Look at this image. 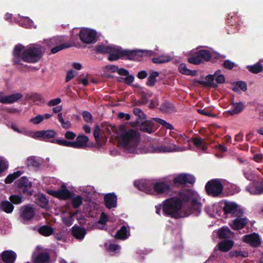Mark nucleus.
I'll return each instance as SVG.
<instances>
[{
	"mask_svg": "<svg viewBox=\"0 0 263 263\" xmlns=\"http://www.w3.org/2000/svg\"><path fill=\"white\" fill-rule=\"evenodd\" d=\"M118 135L120 137V143L125 151L130 153L136 151L140 140L139 135L136 130H126L124 127V129Z\"/></svg>",
	"mask_w": 263,
	"mask_h": 263,
	"instance_id": "nucleus-1",
	"label": "nucleus"
},
{
	"mask_svg": "<svg viewBox=\"0 0 263 263\" xmlns=\"http://www.w3.org/2000/svg\"><path fill=\"white\" fill-rule=\"evenodd\" d=\"M179 198L183 204H187L189 208L185 213V216H189L193 212H200L201 210V204L198 201L195 192L191 189H187L180 191L178 193Z\"/></svg>",
	"mask_w": 263,
	"mask_h": 263,
	"instance_id": "nucleus-2",
	"label": "nucleus"
},
{
	"mask_svg": "<svg viewBox=\"0 0 263 263\" xmlns=\"http://www.w3.org/2000/svg\"><path fill=\"white\" fill-rule=\"evenodd\" d=\"M181 208L182 201L178 197H171L163 201L162 211L165 216L175 219L185 217L180 211Z\"/></svg>",
	"mask_w": 263,
	"mask_h": 263,
	"instance_id": "nucleus-3",
	"label": "nucleus"
},
{
	"mask_svg": "<svg viewBox=\"0 0 263 263\" xmlns=\"http://www.w3.org/2000/svg\"><path fill=\"white\" fill-rule=\"evenodd\" d=\"M45 53L44 48L40 44H32L22 53V60L27 63H36L39 62Z\"/></svg>",
	"mask_w": 263,
	"mask_h": 263,
	"instance_id": "nucleus-4",
	"label": "nucleus"
},
{
	"mask_svg": "<svg viewBox=\"0 0 263 263\" xmlns=\"http://www.w3.org/2000/svg\"><path fill=\"white\" fill-rule=\"evenodd\" d=\"M32 182L26 176L17 179V204L22 202L23 199L32 195Z\"/></svg>",
	"mask_w": 263,
	"mask_h": 263,
	"instance_id": "nucleus-5",
	"label": "nucleus"
},
{
	"mask_svg": "<svg viewBox=\"0 0 263 263\" xmlns=\"http://www.w3.org/2000/svg\"><path fill=\"white\" fill-rule=\"evenodd\" d=\"M213 59V62L218 59V57H215L212 58L211 52L206 49H201L195 53L188 58V62L192 64L199 65L202 63V61L209 62Z\"/></svg>",
	"mask_w": 263,
	"mask_h": 263,
	"instance_id": "nucleus-6",
	"label": "nucleus"
},
{
	"mask_svg": "<svg viewBox=\"0 0 263 263\" xmlns=\"http://www.w3.org/2000/svg\"><path fill=\"white\" fill-rule=\"evenodd\" d=\"M205 190L209 196L217 197L220 196L223 190V185L221 181L217 179L209 181L205 186Z\"/></svg>",
	"mask_w": 263,
	"mask_h": 263,
	"instance_id": "nucleus-7",
	"label": "nucleus"
},
{
	"mask_svg": "<svg viewBox=\"0 0 263 263\" xmlns=\"http://www.w3.org/2000/svg\"><path fill=\"white\" fill-rule=\"evenodd\" d=\"M64 41V40L63 36H55L50 39L47 42V44L49 46L55 45V47L51 48V52L55 54L63 49L71 46L70 43H63Z\"/></svg>",
	"mask_w": 263,
	"mask_h": 263,
	"instance_id": "nucleus-8",
	"label": "nucleus"
},
{
	"mask_svg": "<svg viewBox=\"0 0 263 263\" xmlns=\"http://www.w3.org/2000/svg\"><path fill=\"white\" fill-rule=\"evenodd\" d=\"M222 210L225 215L231 214V217H242L244 213L243 210L239 208L236 203L228 201L224 202Z\"/></svg>",
	"mask_w": 263,
	"mask_h": 263,
	"instance_id": "nucleus-9",
	"label": "nucleus"
},
{
	"mask_svg": "<svg viewBox=\"0 0 263 263\" xmlns=\"http://www.w3.org/2000/svg\"><path fill=\"white\" fill-rule=\"evenodd\" d=\"M135 52L132 51V50L125 49L123 50L121 48H117L115 52H109L108 57V59L109 61L112 62L117 61L123 57H126V59L129 60H133V55H134Z\"/></svg>",
	"mask_w": 263,
	"mask_h": 263,
	"instance_id": "nucleus-10",
	"label": "nucleus"
},
{
	"mask_svg": "<svg viewBox=\"0 0 263 263\" xmlns=\"http://www.w3.org/2000/svg\"><path fill=\"white\" fill-rule=\"evenodd\" d=\"M47 193L60 200H69L73 197L75 194L73 192L68 190L65 185H62L61 188L58 190H48Z\"/></svg>",
	"mask_w": 263,
	"mask_h": 263,
	"instance_id": "nucleus-11",
	"label": "nucleus"
},
{
	"mask_svg": "<svg viewBox=\"0 0 263 263\" xmlns=\"http://www.w3.org/2000/svg\"><path fill=\"white\" fill-rule=\"evenodd\" d=\"M80 40L85 44H92L97 41V32L95 30L89 28L82 29L79 33Z\"/></svg>",
	"mask_w": 263,
	"mask_h": 263,
	"instance_id": "nucleus-12",
	"label": "nucleus"
},
{
	"mask_svg": "<svg viewBox=\"0 0 263 263\" xmlns=\"http://www.w3.org/2000/svg\"><path fill=\"white\" fill-rule=\"evenodd\" d=\"M195 182V178L193 175L182 173L180 174L173 179V183L176 187H179L182 185L193 184Z\"/></svg>",
	"mask_w": 263,
	"mask_h": 263,
	"instance_id": "nucleus-13",
	"label": "nucleus"
},
{
	"mask_svg": "<svg viewBox=\"0 0 263 263\" xmlns=\"http://www.w3.org/2000/svg\"><path fill=\"white\" fill-rule=\"evenodd\" d=\"M10 202L8 200L2 201L0 203V209L6 213H11L14 209L13 204H16V194H13L10 196Z\"/></svg>",
	"mask_w": 263,
	"mask_h": 263,
	"instance_id": "nucleus-14",
	"label": "nucleus"
},
{
	"mask_svg": "<svg viewBox=\"0 0 263 263\" xmlns=\"http://www.w3.org/2000/svg\"><path fill=\"white\" fill-rule=\"evenodd\" d=\"M101 131L104 134L110 135L112 133L118 135L120 132L124 129V126H120L119 129L115 125H112L108 122H104L101 125Z\"/></svg>",
	"mask_w": 263,
	"mask_h": 263,
	"instance_id": "nucleus-15",
	"label": "nucleus"
},
{
	"mask_svg": "<svg viewBox=\"0 0 263 263\" xmlns=\"http://www.w3.org/2000/svg\"><path fill=\"white\" fill-rule=\"evenodd\" d=\"M242 240L243 242L249 244L253 248L259 247L261 243L259 235L256 233H253L243 236Z\"/></svg>",
	"mask_w": 263,
	"mask_h": 263,
	"instance_id": "nucleus-16",
	"label": "nucleus"
},
{
	"mask_svg": "<svg viewBox=\"0 0 263 263\" xmlns=\"http://www.w3.org/2000/svg\"><path fill=\"white\" fill-rule=\"evenodd\" d=\"M153 189L158 194H165L167 195L172 193L170 185L164 182H157L154 183Z\"/></svg>",
	"mask_w": 263,
	"mask_h": 263,
	"instance_id": "nucleus-17",
	"label": "nucleus"
},
{
	"mask_svg": "<svg viewBox=\"0 0 263 263\" xmlns=\"http://www.w3.org/2000/svg\"><path fill=\"white\" fill-rule=\"evenodd\" d=\"M20 216L23 220H30L34 216V210L30 204L24 205L20 209Z\"/></svg>",
	"mask_w": 263,
	"mask_h": 263,
	"instance_id": "nucleus-18",
	"label": "nucleus"
},
{
	"mask_svg": "<svg viewBox=\"0 0 263 263\" xmlns=\"http://www.w3.org/2000/svg\"><path fill=\"white\" fill-rule=\"evenodd\" d=\"M154 183L150 180H144L141 181H135L134 185L139 190L145 193L151 192L154 187Z\"/></svg>",
	"mask_w": 263,
	"mask_h": 263,
	"instance_id": "nucleus-19",
	"label": "nucleus"
},
{
	"mask_svg": "<svg viewBox=\"0 0 263 263\" xmlns=\"http://www.w3.org/2000/svg\"><path fill=\"white\" fill-rule=\"evenodd\" d=\"M136 126H140V131L151 134L154 133L156 129H154V123L153 121L147 120L146 119L139 122Z\"/></svg>",
	"mask_w": 263,
	"mask_h": 263,
	"instance_id": "nucleus-20",
	"label": "nucleus"
},
{
	"mask_svg": "<svg viewBox=\"0 0 263 263\" xmlns=\"http://www.w3.org/2000/svg\"><path fill=\"white\" fill-rule=\"evenodd\" d=\"M235 218L230 225L231 228L234 230H239L244 228L249 222V219L245 217L236 216Z\"/></svg>",
	"mask_w": 263,
	"mask_h": 263,
	"instance_id": "nucleus-21",
	"label": "nucleus"
},
{
	"mask_svg": "<svg viewBox=\"0 0 263 263\" xmlns=\"http://www.w3.org/2000/svg\"><path fill=\"white\" fill-rule=\"evenodd\" d=\"M105 205L109 209L116 208L117 205V196L114 193L106 194L104 197Z\"/></svg>",
	"mask_w": 263,
	"mask_h": 263,
	"instance_id": "nucleus-22",
	"label": "nucleus"
},
{
	"mask_svg": "<svg viewBox=\"0 0 263 263\" xmlns=\"http://www.w3.org/2000/svg\"><path fill=\"white\" fill-rule=\"evenodd\" d=\"M215 78L213 74H208L205 77L206 81L196 80L194 82L201 85L205 87L216 88L218 87V85L214 82V79H215Z\"/></svg>",
	"mask_w": 263,
	"mask_h": 263,
	"instance_id": "nucleus-23",
	"label": "nucleus"
},
{
	"mask_svg": "<svg viewBox=\"0 0 263 263\" xmlns=\"http://www.w3.org/2000/svg\"><path fill=\"white\" fill-rule=\"evenodd\" d=\"M33 263H50V256L49 253L39 252L33 259Z\"/></svg>",
	"mask_w": 263,
	"mask_h": 263,
	"instance_id": "nucleus-24",
	"label": "nucleus"
},
{
	"mask_svg": "<svg viewBox=\"0 0 263 263\" xmlns=\"http://www.w3.org/2000/svg\"><path fill=\"white\" fill-rule=\"evenodd\" d=\"M57 134L55 130L52 129L47 130H40L35 133V136L37 138H42L43 140L46 141L49 139L54 138Z\"/></svg>",
	"mask_w": 263,
	"mask_h": 263,
	"instance_id": "nucleus-25",
	"label": "nucleus"
},
{
	"mask_svg": "<svg viewBox=\"0 0 263 263\" xmlns=\"http://www.w3.org/2000/svg\"><path fill=\"white\" fill-rule=\"evenodd\" d=\"M71 233L73 236L76 239H82L86 234V231L83 227L74 226L72 228Z\"/></svg>",
	"mask_w": 263,
	"mask_h": 263,
	"instance_id": "nucleus-26",
	"label": "nucleus"
},
{
	"mask_svg": "<svg viewBox=\"0 0 263 263\" xmlns=\"http://www.w3.org/2000/svg\"><path fill=\"white\" fill-rule=\"evenodd\" d=\"M234 245V241L231 239H226L220 241L218 244V249L222 252L230 251Z\"/></svg>",
	"mask_w": 263,
	"mask_h": 263,
	"instance_id": "nucleus-27",
	"label": "nucleus"
},
{
	"mask_svg": "<svg viewBox=\"0 0 263 263\" xmlns=\"http://www.w3.org/2000/svg\"><path fill=\"white\" fill-rule=\"evenodd\" d=\"M159 109L163 113H171L176 111L174 104L167 100L164 101L161 104Z\"/></svg>",
	"mask_w": 263,
	"mask_h": 263,
	"instance_id": "nucleus-28",
	"label": "nucleus"
},
{
	"mask_svg": "<svg viewBox=\"0 0 263 263\" xmlns=\"http://www.w3.org/2000/svg\"><path fill=\"white\" fill-rule=\"evenodd\" d=\"M2 259L5 263H13L15 259V253L12 251H4L2 254Z\"/></svg>",
	"mask_w": 263,
	"mask_h": 263,
	"instance_id": "nucleus-29",
	"label": "nucleus"
},
{
	"mask_svg": "<svg viewBox=\"0 0 263 263\" xmlns=\"http://www.w3.org/2000/svg\"><path fill=\"white\" fill-rule=\"evenodd\" d=\"M153 151L155 153H165L171 152L173 151L175 149L174 145H153L152 147Z\"/></svg>",
	"mask_w": 263,
	"mask_h": 263,
	"instance_id": "nucleus-30",
	"label": "nucleus"
},
{
	"mask_svg": "<svg viewBox=\"0 0 263 263\" xmlns=\"http://www.w3.org/2000/svg\"><path fill=\"white\" fill-rule=\"evenodd\" d=\"M135 52V55H133V60H137L139 58H141L143 55L145 56H152L156 54V52L152 50H132Z\"/></svg>",
	"mask_w": 263,
	"mask_h": 263,
	"instance_id": "nucleus-31",
	"label": "nucleus"
},
{
	"mask_svg": "<svg viewBox=\"0 0 263 263\" xmlns=\"http://www.w3.org/2000/svg\"><path fill=\"white\" fill-rule=\"evenodd\" d=\"M35 202L40 207L45 208L48 205L49 201L46 195L42 193L35 196Z\"/></svg>",
	"mask_w": 263,
	"mask_h": 263,
	"instance_id": "nucleus-32",
	"label": "nucleus"
},
{
	"mask_svg": "<svg viewBox=\"0 0 263 263\" xmlns=\"http://www.w3.org/2000/svg\"><path fill=\"white\" fill-rule=\"evenodd\" d=\"M129 236V232L128 231L127 228L125 226H122L119 230H118L115 237L118 239L124 240L128 238Z\"/></svg>",
	"mask_w": 263,
	"mask_h": 263,
	"instance_id": "nucleus-33",
	"label": "nucleus"
},
{
	"mask_svg": "<svg viewBox=\"0 0 263 263\" xmlns=\"http://www.w3.org/2000/svg\"><path fill=\"white\" fill-rule=\"evenodd\" d=\"M88 137L85 135H80L76 138V143L78 148H83L87 146L88 142Z\"/></svg>",
	"mask_w": 263,
	"mask_h": 263,
	"instance_id": "nucleus-34",
	"label": "nucleus"
},
{
	"mask_svg": "<svg viewBox=\"0 0 263 263\" xmlns=\"http://www.w3.org/2000/svg\"><path fill=\"white\" fill-rule=\"evenodd\" d=\"M159 73L156 71H153L150 72L146 85L149 87H153L155 85L157 82V78L159 76Z\"/></svg>",
	"mask_w": 263,
	"mask_h": 263,
	"instance_id": "nucleus-35",
	"label": "nucleus"
},
{
	"mask_svg": "<svg viewBox=\"0 0 263 263\" xmlns=\"http://www.w3.org/2000/svg\"><path fill=\"white\" fill-rule=\"evenodd\" d=\"M179 71L184 75L196 76L197 74L196 70H190L186 67V65L184 63H181L178 67Z\"/></svg>",
	"mask_w": 263,
	"mask_h": 263,
	"instance_id": "nucleus-36",
	"label": "nucleus"
},
{
	"mask_svg": "<svg viewBox=\"0 0 263 263\" xmlns=\"http://www.w3.org/2000/svg\"><path fill=\"white\" fill-rule=\"evenodd\" d=\"M234 235L228 228H222L218 232V237L220 239H228Z\"/></svg>",
	"mask_w": 263,
	"mask_h": 263,
	"instance_id": "nucleus-37",
	"label": "nucleus"
},
{
	"mask_svg": "<svg viewBox=\"0 0 263 263\" xmlns=\"http://www.w3.org/2000/svg\"><path fill=\"white\" fill-rule=\"evenodd\" d=\"M133 113L135 116L137 117V118L136 120V121L134 123V125H136L138 124L139 122L141 121H143V120L146 119V115L143 112V111L137 107H135L133 109Z\"/></svg>",
	"mask_w": 263,
	"mask_h": 263,
	"instance_id": "nucleus-38",
	"label": "nucleus"
},
{
	"mask_svg": "<svg viewBox=\"0 0 263 263\" xmlns=\"http://www.w3.org/2000/svg\"><path fill=\"white\" fill-rule=\"evenodd\" d=\"M26 164L28 167L36 170L39 168L40 163L39 160L35 157L31 156L27 159Z\"/></svg>",
	"mask_w": 263,
	"mask_h": 263,
	"instance_id": "nucleus-39",
	"label": "nucleus"
},
{
	"mask_svg": "<svg viewBox=\"0 0 263 263\" xmlns=\"http://www.w3.org/2000/svg\"><path fill=\"white\" fill-rule=\"evenodd\" d=\"M172 60V58L168 55H160L158 57L153 58L152 62L154 64H160L167 63Z\"/></svg>",
	"mask_w": 263,
	"mask_h": 263,
	"instance_id": "nucleus-40",
	"label": "nucleus"
},
{
	"mask_svg": "<svg viewBox=\"0 0 263 263\" xmlns=\"http://www.w3.org/2000/svg\"><path fill=\"white\" fill-rule=\"evenodd\" d=\"M39 233L45 236H49L54 232L53 228L47 225H44L39 228L38 230Z\"/></svg>",
	"mask_w": 263,
	"mask_h": 263,
	"instance_id": "nucleus-41",
	"label": "nucleus"
},
{
	"mask_svg": "<svg viewBox=\"0 0 263 263\" xmlns=\"http://www.w3.org/2000/svg\"><path fill=\"white\" fill-rule=\"evenodd\" d=\"M245 105L242 102L236 103L232 109L228 111V113L231 115L238 114L242 111L245 108Z\"/></svg>",
	"mask_w": 263,
	"mask_h": 263,
	"instance_id": "nucleus-42",
	"label": "nucleus"
},
{
	"mask_svg": "<svg viewBox=\"0 0 263 263\" xmlns=\"http://www.w3.org/2000/svg\"><path fill=\"white\" fill-rule=\"evenodd\" d=\"M95 50L97 53L104 54L112 52V49L111 47L104 45L96 46Z\"/></svg>",
	"mask_w": 263,
	"mask_h": 263,
	"instance_id": "nucleus-43",
	"label": "nucleus"
},
{
	"mask_svg": "<svg viewBox=\"0 0 263 263\" xmlns=\"http://www.w3.org/2000/svg\"><path fill=\"white\" fill-rule=\"evenodd\" d=\"M247 68L251 72L257 74L263 71V66L260 62L253 65H249Z\"/></svg>",
	"mask_w": 263,
	"mask_h": 263,
	"instance_id": "nucleus-44",
	"label": "nucleus"
},
{
	"mask_svg": "<svg viewBox=\"0 0 263 263\" xmlns=\"http://www.w3.org/2000/svg\"><path fill=\"white\" fill-rule=\"evenodd\" d=\"M192 141L196 146L201 148L203 151H205L208 148V147L204 143L203 140L201 138L195 137L193 138Z\"/></svg>",
	"mask_w": 263,
	"mask_h": 263,
	"instance_id": "nucleus-45",
	"label": "nucleus"
},
{
	"mask_svg": "<svg viewBox=\"0 0 263 263\" xmlns=\"http://www.w3.org/2000/svg\"><path fill=\"white\" fill-rule=\"evenodd\" d=\"M16 101V93L3 97L0 98V102L3 104H9Z\"/></svg>",
	"mask_w": 263,
	"mask_h": 263,
	"instance_id": "nucleus-46",
	"label": "nucleus"
},
{
	"mask_svg": "<svg viewBox=\"0 0 263 263\" xmlns=\"http://www.w3.org/2000/svg\"><path fill=\"white\" fill-rule=\"evenodd\" d=\"M71 199L72 206L74 209L79 208L83 203V198L80 195H77L75 197L73 196Z\"/></svg>",
	"mask_w": 263,
	"mask_h": 263,
	"instance_id": "nucleus-47",
	"label": "nucleus"
},
{
	"mask_svg": "<svg viewBox=\"0 0 263 263\" xmlns=\"http://www.w3.org/2000/svg\"><path fill=\"white\" fill-rule=\"evenodd\" d=\"M100 131H101L100 126L98 125H96L95 127L93 134L97 144L98 146L101 147L102 146V143L100 141Z\"/></svg>",
	"mask_w": 263,
	"mask_h": 263,
	"instance_id": "nucleus-48",
	"label": "nucleus"
},
{
	"mask_svg": "<svg viewBox=\"0 0 263 263\" xmlns=\"http://www.w3.org/2000/svg\"><path fill=\"white\" fill-rule=\"evenodd\" d=\"M58 119L63 128L69 129L71 128V124L70 122L69 121H65L63 118L62 113H59L58 114Z\"/></svg>",
	"mask_w": 263,
	"mask_h": 263,
	"instance_id": "nucleus-49",
	"label": "nucleus"
},
{
	"mask_svg": "<svg viewBox=\"0 0 263 263\" xmlns=\"http://www.w3.org/2000/svg\"><path fill=\"white\" fill-rule=\"evenodd\" d=\"M17 23L20 26L25 28H28L32 24V21L28 17H22L20 20H17Z\"/></svg>",
	"mask_w": 263,
	"mask_h": 263,
	"instance_id": "nucleus-50",
	"label": "nucleus"
},
{
	"mask_svg": "<svg viewBox=\"0 0 263 263\" xmlns=\"http://www.w3.org/2000/svg\"><path fill=\"white\" fill-rule=\"evenodd\" d=\"M153 120L160 123L161 125L169 129H173L174 126L168 122H167L164 120L160 119L159 118H153Z\"/></svg>",
	"mask_w": 263,
	"mask_h": 263,
	"instance_id": "nucleus-51",
	"label": "nucleus"
},
{
	"mask_svg": "<svg viewBox=\"0 0 263 263\" xmlns=\"http://www.w3.org/2000/svg\"><path fill=\"white\" fill-rule=\"evenodd\" d=\"M30 98L34 102L39 101L40 103H45V100L43 98L41 95L39 93H34L32 95Z\"/></svg>",
	"mask_w": 263,
	"mask_h": 263,
	"instance_id": "nucleus-52",
	"label": "nucleus"
},
{
	"mask_svg": "<svg viewBox=\"0 0 263 263\" xmlns=\"http://www.w3.org/2000/svg\"><path fill=\"white\" fill-rule=\"evenodd\" d=\"M8 167L7 161L0 157V174L4 172Z\"/></svg>",
	"mask_w": 263,
	"mask_h": 263,
	"instance_id": "nucleus-53",
	"label": "nucleus"
},
{
	"mask_svg": "<svg viewBox=\"0 0 263 263\" xmlns=\"http://www.w3.org/2000/svg\"><path fill=\"white\" fill-rule=\"evenodd\" d=\"M148 102V99L145 95H142L140 99L136 101L134 103V105L140 106L141 105H145Z\"/></svg>",
	"mask_w": 263,
	"mask_h": 263,
	"instance_id": "nucleus-54",
	"label": "nucleus"
},
{
	"mask_svg": "<svg viewBox=\"0 0 263 263\" xmlns=\"http://www.w3.org/2000/svg\"><path fill=\"white\" fill-rule=\"evenodd\" d=\"M235 65V63L230 60H226L223 63V67L227 69H232Z\"/></svg>",
	"mask_w": 263,
	"mask_h": 263,
	"instance_id": "nucleus-55",
	"label": "nucleus"
},
{
	"mask_svg": "<svg viewBox=\"0 0 263 263\" xmlns=\"http://www.w3.org/2000/svg\"><path fill=\"white\" fill-rule=\"evenodd\" d=\"M231 255L232 257H239L242 256L243 257H247L248 256V253L246 252H242L241 251H235L233 252H231Z\"/></svg>",
	"mask_w": 263,
	"mask_h": 263,
	"instance_id": "nucleus-56",
	"label": "nucleus"
},
{
	"mask_svg": "<svg viewBox=\"0 0 263 263\" xmlns=\"http://www.w3.org/2000/svg\"><path fill=\"white\" fill-rule=\"evenodd\" d=\"M82 116L84 120L86 122H91L93 120V117L91 114L88 111H84L82 113Z\"/></svg>",
	"mask_w": 263,
	"mask_h": 263,
	"instance_id": "nucleus-57",
	"label": "nucleus"
},
{
	"mask_svg": "<svg viewBox=\"0 0 263 263\" xmlns=\"http://www.w3.org/2000/svg\"><path fill=\"white\" fill-rule=\"evenodd\" d=\"M43 120L44 116L43 115H38L35 117L31 118L30 122L34 124H38L43 121Z\"/></svg>",
	"mask_w": 263,
	"mask_h": 263,
	"instance_id": "nucleus-58",
	"label": "nucleus"
},
{
	"mask_svg": "<svg viewBox=\"0 0 263 263\" xmlns=\"http://www.w3.org/2000/svg\"><path fill=\"white\" fill-rule=\"evenodd\" d=\"M16 178V172H14L12 174H9L6 178L5 182L6 184L12 183Z\"/></svg>",
	"mask_w": 263,
	"mask_h": 263,
	"instance_id": "nucleus-59",
	"label": "nucleus"
},
{
	"mask_svg": "<svg viewBox=\"0 0 263 263\" xmlns=\"http://www.w3.org/2000/svg\"><path fill=\"white\" fill-rule=\"evenodd\" d=\"M73 219L72 215H69L63 218V223L67 227H69L73 224Z\"/></svg>",
	"mask_w": 263,
	"mask_h": 263,
	"instance_id": "nucleus-60",
	"label": "nucleus"
},
{
	"mask_svg": "<svg viewBox=\"0 0 263 263\" xmlns=\"http://www.w3.org/2000/svg\"><path fill=\"white\" fill-rule=\"evenodd\" d=\"M77 73V72H75L73 70H68L67 72L66 77L65 79L66 82H68L71 79H72L76 76Z\"/></svg>",
	"mask_w": 263,
	"mask_h": 263,
	"instance_id": "nucleus-61",
	"label": "nucleus"
},
{
	"mask_svg": "<svg viewBox=\"0 0 263 263\" xmlns=\"http://www.w3.org/2000/svg\"><path fill=\"white\" fill-rule=\"evenodd\" d=\"M108 220V217L106 214L102 212L100 215L98 223L101 224H105Z\"/></svg>",
	"mask_w": 263,
	"mask_h": 263,
	"instance_id": "nucleus-62",
	"label": "nucleus"
},
{
	"mask_svg": "<svg viewBox=\"0 0 263 263\" xmlns=\"http://www.w3.org/2000/svg\"><path fill=\"white\" fill-rule=\"evenodd\" d=\"M235 85L238 86V88H240L241 90L243 91H245L247 90V85L244 81H238L236 82Z\"/></svg>",
	"mask_w": 263,
	"mask_h": 263,
	"instance_id": "nucleus-63",
	"label": "nucleus"
},
{
	"mask_svg": "<svg viewBox=\"0 0 263 263\" xmlns=\"http://www.w3.org/2000/svg\"><path fill=\"white\" fill-rule=\"evenodd\" d=\"M118 118L120 119L129 120L130 119V115L129 114L120 112L118 115Z\"/></svg>",
	"mask_w": 263,
	"mask_h": 263,
	"instance_id": "nucleus-64",
	"label": "nucleus"
}]
</instances>
